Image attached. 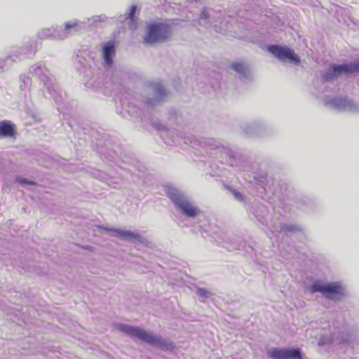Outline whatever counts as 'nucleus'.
<instances>
[{
  "instance_id": "1",
  "label": "nucleus",
  "mask_w": 359,
  "mask_h": 359,
  "mask_svg": "<svg viewBox=\"0 0 359 359\" xmlns=\"http://www.w3.org/2000/svg\"><path fill=\"white\" fill-rule=\"evenodd\" d=\"M119 330L128 335L137 338L146 343L155 346L164 350H172V344L161 337L153 335L151 332H147L142 328L126 325H121Z\"/></svg>"
},
{
  "instance_id": "2",
  "label": "nucleus",
  "mask_w": 359,
  "mask_h": 359,
  "mask_svg": "<svg viewBox=\"0 0 359 359\" xmlns=\"http://www.w3.org/2000/svg\"><path fill=\"white\" fill-rule=\"evenodd\" d=\"M170 27L167 23L154 22L149 25L144 41L149 44L163 42L170 36Z\"/></svg>"
},
{
  "instance_id": "3",
  "label": "nucleus",
  "mask_w": 359,
  "mask_h": 359,
  "mask_svg": "<svg viewBox=\"0 0 359 359\" xmlns=\"http://www.w3.org/2000/svg\"><path fill=\"white\" fill-rule=\"evenodd\" d=\"M311 292H319L325 298L332 300H339L346 294L345 289L339 283L323 284L316 282L312 285Z\"/></svg>"
},
{
  "instance_id": "4",
  "label": "nucleus",
  "mask_w": 359,
  "mask_h": 359,
  "mask_svg": "<svg viewBox=\"0 0 359 359\" xmlns=\"http://www.w3.org/2000/svg\"><path fill=\"white\" fill-rule=\"evenodd\" d=\"M359 72V60L345 65H332L327 72L324 74L323 79L326 81H331L341 74Z\"/></svg>"
},
{
  "instance_id": "5",
  "label": "nucleus",
  "mask_w": 359,
  "mask_h": 359,
  "mask_svg": "<svg viewBox=\"0 0 359 359\" xmlns=\"http://www.w3.org/2000/svg\"><path fill=\"white\" fill-rule=\"evenodd\" d=\"M169 197L173 201L176 208L181 210L182 212L189 217H195L198 212V209L194 207L188 201L184 199L181 195L177 193H168Z\"/></svg>"
},
{
  "instance_id": "6",
  "label": "nucleus",
  "mask_w": 359,
  "mask_h": 359,
  "mask_svg": "<svg viewBox=\"0 0 359 359\" xmlns=\"http://www.w3.org/2000/svg\"><path fill=\"white\" fill-rule=\"evenodd\" d=\"M267 355L273 359H302L299 348H272L267 351Z\"/></svg>"
},
{
  "instance_id": "7",
  "label": "nucleus",
  "mask_w": 359,
  "mask_h": 359,
  "mask_svg": "<svg viewBox=\"0 0 359 359\" xmlns=\"http://www.w3.org/2000/svg\"><path fill=\"white\" fill-rule=\"evenodd\" d=\"M268 50L280 60H285L287 59L296 64L300 62L299 57L294 54L292 50L287 47L271 45L268 47Z\"/></svg>"
},
{
  "instance_id": "8",
  "label": "nucleus",
  "mask_w": 359,
  "mask_h": 359,
  "mask_svg": "<svg viewBox=\"0 0 359 359\" xmlns=\"http://www.w3.org/2000/svg\"><path fill=\"white\" fill-rule=\"evenodd\" d=\"M16 128L15 124L8 120L0 121V138L15 137Z\"/></svg>"
},
{
  "instance_id": "9",
  "label": "nucleus",
  "mask_w": 359,
  "mask_h": 359,
  "mask_svg": "<svg viewBox=\"0 0 359 359\" xmlns=\"http://www.w3.org/2000/svg\"><path fill=\"white\" fill-rule=\"evenodd\" d=\"M112 232V235L118 237L121 239L126 240V241H133V240H137V241H141L142 236L136 233L130 231H124L121 229H111L110 230Z\"/></svg>"
},
{
  "instance_id": "10",
  "label": "nucleus",
  "mask_w": 359,
  "mask_h": 359,
  "mask_svg": "<svg viewBox=\"0 0 359 359\" xmlns=\"http://www.w3.org/2000/svg\"><path fill=\"white\" fill-rule=\"evenodd\" d=\"M115 53L116 49L113 42H107L103 46V57L108 65H111L112 64Z\"/></svg>"
},
{
  "instance_id": "11",
  "label": "nucleus",
  "mask_w": 359,
  "mask_h": 359,
  "mask_svg": "<svg viewBox=\"0 0 359 359\" xmlns=\"http://www.w3.org/2000/svg\"><path fill=\"white\" fill-rule=\"evenodd\" d=\"M232 68L239 73H243L245 72V67L241 63H234L232 65Z\"/></svg>"
},
{
  "instance_id": "12",
  "label": "nucleus",
  "mask_w": 359,
  "mask_h": 359,
  "mask_svg": "<svg viewBox=\"0 0 359 359\" xmlns=\"http://www.w3.org/2000/svg\"><path fill=\"white\" fill-rule=\"evenodd\" d=\"M15 180H16V182H18L20 184H34V182L29 181L27 179L20 177H18Z\"/></svg>"
},
{
  "instance_id": "13",
  "label": "nucleus",
  "mask_w": 359,
  "mask_h": 359,
  "mask_svg": "<svg viewBox=\"0 0 359 359\" xmlns=\"http://www.w3.org/2000/svg\"><path fill=\"white\" fill-rule=\"evenodd\" d=\"M137 11V7L135 6H133L130 8V11L128 13V18L131 20V21L134 20V15Z\"/></svg>"
},
{
  "instance_id": "14",
  "label": "nucleus",
  "mask_w": 359,
  "mask_h": 359,
  "mask_svg": "<svg viewBox=\"0 0 359 359\" xmlns=\"http://www.w3.org/2000/svg\"><path fill=\"white\" fill-rule=\"evenodd\" d=\"M77 26V22H67L65 24V28L66 29H69L70 28H73Z\"/></svg>"
},
{
  "instance_id": "15",
  "label": "nucleus",
  "mask_w": 359,
  "mask_h": 359,
  "mask_svg": "<svg viewBox=\"0 0 359 359\" xmlns=\"http://www.w3.org/2000/svg\"><path fill=\"white\" fill-rule=\"evenodd\" d=\"M208 18V13L206 10H203L201 13V18L207 19Z\"/></svg>"
},
{
  "instance_id": "16",
  "label": "nucleus",
  "mask_w": 359,
  "mask_h": 359,
  "mask_svg": "<svg viewBox=\"0 0 359 359\" xmlns=\"http://www.w3.org/2000/svg\"><path fill=\"white\" fill-rule=\"evenodd\" d=\"M157 90L158 91L159 95L163 96V95H165V90H164V89L161 86H159L157 88Z\"/></svg>"
},
{
  "instance_id": "17",
  "label": "nucleus",
  "mask_w": 359,
  "mask_h": 359,
  "mask_svg": "<svg viewBox=\"0 0 359 359\" xmlns=\"http://www.w3.org/2000/svg\"><path fill=\"white\" fill-rule=\"evenodd\" d=\"M235 196L239 200H242L243 199L242 195L241 194H239V193H236Z\"/></svg>"
},
{
  "instance_id": "18",
  "label": "nucleus",
  "mask_w": 359,
  "mask_h": 359,
  "mask_svg": "<svg viewBox=\"0 0 359 359\" xmlns=\"http://www.w3.org/2000/svg\"><path fill=\"white\" fill-rule=\"evenodd\" d=\"M332 103L335 105H339V102L335 99L332 101Z\"/></svg>"
}]
</instances>
